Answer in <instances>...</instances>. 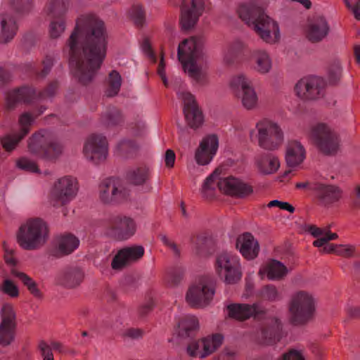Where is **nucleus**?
Returning <instances> with one entry per match:
<instances>
[{"mask_svg": "<svg viewBox=\"0 0 360 360\" xmlns=\"http://www.w3.org/2000/svg\"><path fill=\"white\" fill-rule=\"evenodd\" d=\"M231 86L246 110L257 108L259 98L249 77L243 74L234 76L231 80Z\"/></svg>", "mask_w": 360, "mask_h": 360, "instance_id": "6ab92c4d", "label": "nucleus"}, {"mask_svg": "<svg viewBox=\"0 0 360 360\" xmlns=\"http://www.w3.org/2000/svg\"><path fill=\"white\" fill-rule=\"evenodd\" d=\"M248 51V44L237 39L229 43L224 51L223 61L228 66H235L241 62Z\"/></svg>", "mask_w": 360, "mask_h": 360, "instance_id": "473e14b6", "label": "nucleus"}, {"mask_svg": "<svg viewBox=\"0 0 360 360\" xmlns=\"http://www.w3.org/2000/svg\"><path fill=\"white\" fill-rule=\"evenodd\" d=\"M103 226L108 236L118 240H128L136 231L135 220L125 215L111 216L104 221Z\"/></svg>", "mask_w": 360, "mask_h": 360, "instance_id": "dca6fc26", "label": "nucleus"}, {"mask_svg": "<svg viewBox=\"0 0 360 360\" xmlns=\"http://www.w3.org/2000/svg\"><path fill=\"white\" fill-rule=\"evenodd\" d=\"M226 311L229 318L244 321L252 316L259 317L262 311L257 304L231 303L226 305Z\"/></svg>", "mask_w": 360, "mask_h": 360, "instance_id": "7c9ffc66", "label": "nucleus"}, {"mask_svg": "<svg viewBox=\"0 0 360 360\" xmlns=\"http://www.w3.org/2000/svg\"><path fill=\"white\" fill-rule=\"evenodd\" d=\"M138 150L137 143L131 139H123L117 146L118 155L124 158H133Z\"/></svg>", "mask_w": 360, "mask_h": 360, "instance_id": "49530a36", "label": "nucleus"}, {"mask_svg": "<svg viewBox=\"0 0 360 360\" xmlns=\"http://www.w3.org/2000/svg\"><path fill=\"white\" fill-rule=\"evenodd\" d=\"M77 179L65 176L55 181L50 194V202L53 207H60L72 200L77 195Z\"/></svg>", "mask_w": 360, "mask_h": 360, "instance_id": "a211bd4d", "label": "nucleus"}, {"mask_svg": "<svg viewBox=\"0 0 360 360\" xmlns=\"http://www.w3.org/2000/svg\"><path fill=\"white\" fill-rule=\"evenodd\" d=\"M129 15L137 27H142L145 22V12L139 5H134L129 11Z\"/></svg>", "mask_w": 360, "mask_h": 360, "instance_id": "864d4df0", "label": "nucleus"}, {"mask_svg": "<svg viewBox=\"0 0 360 360\" xmlns=\"http://www.w3.org/2000/svg\"><path fill=\"white\" fill-rule=\"evenodd\" d=\"M54 59L53 56L47 55L41 62V68L39 69L37 64L34 62H30L25 65L26 71L34 75L38 78L45 77L51 71L53 65Z\"/></svg>", "mask_w": 360, "mask_h": 360, "instance_id": "37998d69", "label": "nucleus"}, {"mask_svg": "<svg viewBox=\"0 0 360 360\" xmlns=\"http://www.w3.org/2000/svg\"><path fill=\"white\" fill-rule=\"evenodd\" d=\"M328 79L330 83L335 84L341 76V67L338 62L333 63L328 68Z\"/></svg>", "mask_w": 360, "mask_h": 360, "instance_id": "6e6d98bb", "label": "nucleus"}, {"mask_svg": "<svg viewBox=\"0 0 360 360\" xmlns=\"http://www.w3.org/2000/svg\"><path fill=\"white\" fill-rule=\"evenodd\" d=\"M100 122L105 127H112L121 124L123 117L119 109L115 106H109L102 112Z\"/></svg>", "mask_w": 360, "mask_h": 360, "instance_id": "79ce46f5", "label": "nucleus"}, {"mask_svg": "<svg viewBox=\"0 0 360 360\" xmlns=\"http://www.w3.org/2000/svg\"><path fill=\"white\" fill-rule=\"evenodd\" d=\"M203 45V37L196 36L183 40L177 49L178 59L184 71L200 84L206 82V75L202 70Z\"/></svg>", "mask_w": 360, "mask_h": 360, "instance_id": "f03ea898", "label": "nucleus"}, {"mask_svg": "<svg viewBox=\"0 0 360 360\" xmlns=\"http://www.w3.org/2000/svg\"><path fill=\"white\" fill-rule=\"evenodd\" d=\"M177 94L184 102V113L188 125L194 129L199 127L202 124L203 117L193 96L184 90H179Z\"/></svg>", "mask_w": 360, "mask_h": 360, "instance_id": "a878e982", "label": "nucleus"}, {"mask_svg": "<svg viewBox=\"0 0 360 360\" xmlns=\"http://www.w3.org/2000/svg\"><path fill=\"white\" fill-rule=\"evenodd\" d=\"M122 84V78L119 72L112 70L108 76L105 94L108 97L116 96L120 91Z\"/></svg>", "mask_w": 360, "mask_h": 360, "instance_id": "a18cd8bd", "label": "nucleus"}, {"mask_svg": "<svg viewBox=\"0 0 360 360\" xmlns=\"http://www.w3.org/2000/svg\"><path fill=\"white\" fill-rule=\"evenodd\" d=\"M305 158V150L301 143L297 141L288 143L285 160L288 167H294L301 164Z\"/></svg>", "mask_w": 360, "mask_h": 360, "instance_id": "ea45409f", "label": "nucleus"}, {"mask_svg": "<svg viewBox=\"0 0 360 360\" xmlns=\"http://www.w3.org/2000/svg\"><path fill=\"white\" fill-rule=\"evenodd\" d=\"M278 360H306L301 351L290 349L284 352Z\"/></svg>", "mask_w": 360, "mask_h": 360, "instance_id": "13d9d810", "label": "nucleus"}, {"mask_svg": "<svg viewBox=\"0 0 360 360\" xmlns=\"http://www.w3.org/2000/svg\"><path fill=\"white\" fill-rule=\"evenodd\" d=\"M205 8V0H184L181 8L180 22L184 30L195 26Z\"/></svg>", "mask_w": 360, "mask_h": 360, "instance_id": "393cba45", "label": "nucleus"}, {"mask_svg": "<svg viewBox=\"0 0 360 360\" xmlns=\"http://www.w3.org/2000/svg\"><path fill=\"white\" fill-rule=\"evenodd\" d=\"M257 137L260 148L274 150L279 147L283 141V134L280 126L273 120L262 118L255 125Z\"/></svg>", "mask_w": 360, "mask_h": 360, "instance_id": "f8f14e48", "label": "nucleus"}, {"mask_svg": "<svg viewBox=\"0 0 360 360\" xmlns=\"http://www.w3.org/2000/svg\"><path fill=\"white\" fill-rule=\"evenodd\" d=\"M184 269L181 266L172 267L167 272V281L170 285H178L183 278Z\"/></svg>", "mask_w": 360, "mask_h": 360, "instance_id": "3c124183", "label": "nucleus"}, {"mask_svg": "<svg viewBox=\"0 0 360 360\" xmlns=\"http://www.w3.org/2000/svg\"><path fill=\"white\" fill-rule=\"evenodd\" d=\"M282 326L281 321L275 317L265 320L261 326L260 338L264 344L273 345L281 338Z\"/></svg>", "mask_w": 360, "mask_h": 360, "instance_id": "2f4dec72", "label": "nucleus"}, {"mask_svg": "<svg viewBox=\"0 0 360 360\" xmlns=\"http://www.w3.org/2000/svg\"><path fill=\"white\" fill-rule=\"evenodd\" d=\"M16 315L12 305L5 304L0 313V345H9L15 338Z\"/></svg>", "mask_w": 360, "mask_h": 360, "instance_id": "4be33fe9", "label": "nucleus"}, {"mask_svg": "<svg viewBox=\"0 0 360 360\" xmlns=\"http://www.w3.org/2000/svg\"><path fill=\"white\" fill-rule=\"evenodd\" d=\"M39 349L43 360H54L51 347L46 342L41 341L39 344Z\"/></svg>", "mask_w": 360, "mask_h": 360, "instance_id": "052dcab7", "label": "nucleus"}, {"mask_svg": "<svg viewBox=\"0 0 360 360\" xmlns=\"http://www.w3.org/2000/svg\"><path fill=\"white\" fill-rule=\"evenodd\" d=\"M311 190L314 191L318 204L325 207L335 205L342 195V191L339 187L331 184L316 183Z\"/></svg>", "mask_w": 360, "mask_h": 360, "instance_id": "b1692460", "label": "nucleus"}, {"mask_svg": "<svg viewBox=\"0 0 360 360\" xmlns=\"http://www.w3.org/2000/svg\"><path fill=\"white\" fill-rule=\"evenodd\" d=\"M18 26L13 16L0 15V43L10 42L17 34Z\"/></svg>", "mask_w": 360, "mask_h": 360, "instance_id": "4c0bfd02", "label": "nucleus"}, {"mask_svg": "<svg viewBox=\"0 0 360 360\" xmlns=\"http://www.w3.org/2000/svg\"><path fill=\"white\" fill-rule=\"evenodd\" d=\"M83 154L85 158L95 165L104 162L108 155V143L105 136L100 134L89 136L84 142Z\"/></svg>", "mask_w": 360, "mask_h": 360, "instance_id": "aec40b11", "label": "nucleus"}, {"mask_svg": "<svg viewBox=\"0 0 360 360\" xmlns=\"http://www.w3.org/2000/svg\"><path fill=\"white\" fill-rule=\"evenodd\" d=\"M143 331L139 328H129L124 330L122 336L132 340L139 339L143 336Z\"/></svg>", "mask_w": 360, "mask_h": 360, "instance_id": "680f3d73", "label": "nucleus"}, {"mask_svg": "<svg viewBox=\"0 0 360 360\" xmlns=\"http://www.w3.org/2000/svg\"><path fill=\"white\" fill-rule=\"evenodd\" d=\"M255 164L258 170L264 174L276 172L280 167L277 157L271 153H262L255 157Z\"/></svg>", "mask_w": 360, "mask_h": 360, "instance_id": "58836bf2", "label": "nucleus"}, {"mask_svg": "<svg viewBox=\"0 0 360 360\" xmlns=\"http://www.w3.org/2000/svg\"><path fill=\"white\" fill-rule=\"evenodd\" d=\"M236 247L241 255L248 259L255 258L259 252L258 242L250 233H245L238 237Z\"/></svg>", "mask_w": 360, "mask_h": 360, "instance_id": "c9c22d12", "label": "nucleus"}, {"mask_svg": "<svg viewBox=\"0 0 360 360\" xmlns=\"http://www.w3.org/2000/svg\"><path fill=\"white\" fill-rule=\"evenodd\" d=\"M79 245V240L72 233L58 236L54 242L53 255L61 257L73 252Z\"/></svg>", "mask_w": 360, "mask_h": 360, "instance_id": "72a5a7b5", "label": "nucleus"}, {"mask_svg": "<svg viewBox=\"0 0 360 360\" xmlns=\"http://www.w3.org/2000/svg\"><path fill=\"white\" fill-rule=\"evenodd\" d=\"M215 268L219 276L224 278L226 283L233 284L241 279L240 258L236 255L228 252H221L217 257Z\"/></svg>", "mask_w": 360, "mask_h": 360, "instance_id": "f3484780", "label": "nucleus"}, {"mask_svg": "<svg viewBox=\"0 0 360 360\" xmlns=\"http://www.w3.org/2000/svg\"><path fill=\"white\" fill-rule=\"evenodd\" d=\"M141 48L143 52L148 56V58L153 62L155 63L157 60L156 56L152 49L149 39L144 37L141 42Z\"/></svg>", "mask_w": 360, "mask_h": 360, "instance_id": "bf43d9fd", "label": "nucleus"}, {"mask_svg": "<svg viewBox=\"0 0 360 360\" xmlns=\"http://www.w3.org/2000/svg\"><path fill=\"white\" fill-rule=\"evenodd\" d=\"M330 25L325 17L318 15L309 18L304 27V34L308 41L316 44L323 41L329 34Z\"/></svg>", "mask_w": 360, "mask_h": 360, "instance_id": "bb28decb", "label": "nucleus"}, {"mask_svg": "<svg viewBox=\"0 0 360 360\" xmlns=\"http://www.w3.org/2000/svg\"><path fill=\"white\" fill-rule=\"evenodd\" d=\"M144 255V248L141 245L125 247L120 250L112 261V267L119 269L125 265L136 262Z\"/></svg>", "mask_w": 360, "mask_h": 360, "instance_id": "c85d7f7f", "label": "nucleus"}, {"mask_svg": "<svg viewBox=\"0 0 360 360\" xmlns=\"http://www.w3.org/2000/svg\"><path fill=\"white\" fill-rule=\"evenodd\" d=\"M307 231L314 237L317 238L313 244L315 247H323V252L334 253L344 257L354 256L360 259V252H358L353 245L328 243L330 240L338 238L337 233H330L327 229H321L314 225L308 226Z\"/></svg>", "mask_w": 360, "mask_h": 360, "instance_id": "0eeeda50", "label": "nucleus"}, {"mask_svg": "<svg viewBox=\"0 0 360 360\" xmlns=\"http://www.w3.org/2000/svg\"><path fill=\"white\" fill-rule=\"evenodd\" d=\"M0 290L5 294L16 297L19 295V290L16 285L10 279H5L0 285Z\"/></svg>", "mask_w": 360, "mask_h": 360, "instance_id": "5fc2aeb1", "label": "nucleus"}, {"mask_svg": "<svg viewBox=\"0 0 360 360\" xmlns=\"http://www.w3.org/2000/svg\"><path fill=\"white\" fill-rule=\"evenodd\" d=\"M58 83L57 81L50 82L41 91L29 86H22L20 89L8 92L6 97V105L8 110H11L15 105L20 101L30 103L34 100H47L53 97L57 91Z\"/></svg>", "mask_w": 360, "mask_h": 360, "instance_id": "6e6552de", "label": "nucleus"}, {"mask_svg": "<svg viewBox=\"0 0 360 360\" xmlns=\"http://www.w3.org/2000/svg\"><path fill=\"white\" fill-rule=\"evenodd\" d=\"M311 139L323 154L333 155L340 149V140L337 133L328 125L319 123L313 126L310 132Z\"/></svg>", "mask_w": 360, "mask_h": 360, "instance_id": "ddd939ff", "label": "nucleus"}, {"mask_svg": "<svg viewBox=\"0 0 360 360\" xmlns=\"http://www.w3.org/2000/svg\"><path fill=\"white\" fill-rule=\"evenodd\" d=\"M70 72L82 84L93 81L105 57L107 32L104 22L94 15L79 17L66 42Z\"/></svg>", "mask_w": 360, "mask_h": 360, "instance_id": "f257e3e1", "label": "nucleus"}, {"mask_svg": "<svg viewBox=\"0 0 360 360\" xmlns=\"http://www.w3.org/2000/svg\"><path fill=\"white\" fill-rule=\"evenodd\" d=\"M288 274L287 267L281 262L271 259L259 269V274L262 278L266 276L269 280H281Z\"/></svg>", "mask_w": 360, "mask_h": 360, "instance_id": "e433bc0d", "label": "nucleus"}, {"mask_svg": "<svg viewBox=\"0 0 360 360\" xmlns=\"http://www.w3.org/2000/svg\"><path fill=\"white\" fill-rule=\"evenodd\" d=\"M13 274L27 287L34 297L37 299L42 298V292L38 288L37 283L32 278L22 272L13 271Z\"/></svg>", "mask_w": 360, "mask_h": 360, "instance_id": "de8ad7c7", "label": "nucleus"}, {"mask_svg": "<svg viewBox=\"0 0 360 360\" xmlns=\"http://www.w3.org/2000/svg\"><path fill=\"white\" fill-rule=\"evenodd\" d=\"M3 248L4 250V259L6 262L11 266L15 265V261L13 257V250L8 248L6 242L3 243Z\"/></svg>", "mask_w": 360, "mask_h": 360, "instance_id": "774afa93", "label": "nucleus"}, {"mask_svg": "<svg viewBox=\"0 0 360 360\" xmlns=\"http://www.w3.org/2000/svg\"><path fill=\"white\" fill-rule=\"evenodd\" d=\"M49 229L46 223L40 218H32L20 226L18 242L21 248L32 250L41 247L47 240Z\"/></svg>", "mask_w": 360, "mask_h": 360, "instance_id": "423d86ee", "label": "nucleus"}, {"mask_svg": "<svg viewBox=\"0 0 360 360\" xmlns=\"http://www.w3.org/2000/svg\"><path fill=\"white\" fill-rule=\"evenodd\" d=\"M69 0H51L46 13L49 19V34L51 39L60 37L66 29L65 14L68 10Z\"/></svg>", "mask_w": 360, "mask_h": 360, "instance_id": "2eb2a0df", "label": "nucleus"}, {"mask_svg": "<svg viewBox=\"0 0 360 360\" xmlns=\"http://www.w3.org/2000/svg\"><path fill=\"white\" fill-rule=\"evenodd\" d=\"M218 146L219 141L216 135L210 134L205 136L195 153L197 162L202 165L210 163L216 154Z\"/></svg>", "mask_w": 360, "mask_h": 360, "instance_id": "c756f323", "label": "nucleus"}, {"mask_svg": "<svg viewBox=\"0 0 360 360\" xmlns=\"http://www.w3.org/2000/svg\"><path fill=\"white\" fill-rule=\"evenodd\" d=\"M196 254L204 255L207 252V249L210 243L209 238L205 235H199L192 240Z\"/></svg>", "mask_w": 360, "mask_h": 360, "instance_id": "603ef678", "label": "nucleus"}, {"mask_svg": "<svg viewBox=\"0 0 360 360\" xmlns=\"http://www.w3.org/2000/svg\"><path fill=\"white\" fill-rule=\"evenodd\" d=\"M259 296L262 299L269 302H277L282 299L281 293L272 284L263 286L259 291Z\"/></svg>", "mask_w": 360, "mask_h": 360, "instance_id": "09e8293b", "label": "nucleus"}, {"mask_svg": "<svg viewBox=\"0 0 360 360\" xmlns=\"http://www.w3.org/2000/svg\"><path fill=\"white\" fill-rule=\"evenodd\" d=\"M161 242L167 246L175 257L180 255L181 251L178 245L165 235H160Z\"/></svg>", "mask_w": 360, "mask_h": 360, "instance_id": "4d7b16f0", "label": "nucleus"}, {"mask_svg": "<svg viewBox=\"0 0 360 360\" xmlns=\"http://www.w3.org/2000/svg\"><path fill=\"white\" fill-rule=\"evenodd\" d=\"M252 68L259 75H265L273 69V58L269 51L263 49H257L251 53Z\"/></svg>", "mask_w": 360, "mask_h": 360, "instance_id": "f704fd0d", "label": "nucleus"}, {"mask_svg": "<svg viewBox=\"0 0 360 360\" xmlns=\"http://www.w3.org/2000/svg\"><path fill=\"white\" fill-rule=\"evenodd\" d=\"M292 322L296 325L304 324L312 319L315 311L314 300L306 291H298L292 295L289 304Z\"/></svg>", "mask_w": 360, "mask_h": 360, "instance_id": "9d476101", "label": "nucleus"}, {"mask_svg": "<svg viewBox=\"0 0 360 360\" xmlns=\"http://www.w3.org/2000/svg\"><path fill=\"white\" fill-rule=\"evenodd\" d=\"M27 148L31 154L51 162H55L63 153L62 145L46 129L34 133L27 140Z\"/></svg>", "mask_w": 360, "mask_h": 360, "instance_id": "20e7f679", "label": "nucleus"}, {"mask_svg": "<svg viewBox=\"0 0 360 360\" xmlns=\"http://www.w3.org/2000/svg\"><path fill=\"white\" fill-rule=\"evenodd\" d=\"M126 177L132 184L142 185L148 180L150 171L149 169L144 165L131 167L128 169Z\"/></svg>", "mask_w": 360, "mask_h": 360, "instance_id": "c03bdc74", "label": "nucleus"}, {"mask_svg": "<svg viewBox=\"0 0 360 360\" xmlns=\"http://www.w3.org/2000/svg\"><path fill=\"white\" fill-rule=\"evenodd\" d=\"M238 12L241 20L252 27L264 41L274 44L279 40L278 23L266 15L262 8L243 4L240 6Z\"/></svg>", "mask_w": 360, "mask_h": 360, "instance_id": "7ed1b4c3", "label": "nucleus"}, {"mask_svg": "<svg viewBox=\"0 0 360 360\" xmlns=\"http://www.w3.org/2000/svg\"><path fill=\"white\" fill-rule=\"evenodd\" d=\"M154 306V301L152 298H149L139 308V313L141 316H146Z\"/></svg>", "mask_w": 360, "mask_h": 360, "instance_id": "69168bd1", "label": "nucleus"}, {"mask_svg": "<svg viewBox=\"0 0 360 360\" xmlns=\"http://www.w3.org/2000/svg\"><path fill=\"white\" fill-rule=\"evenodd\" d=\"M198 328V321L196 317L186 315L179 322L177 333L179 336L183 338H192Z\"/></svg>", "mask_w": 360, "mask_h": 360, "instance_id": "a19ab883", "label": "nucleus"}, {"mask_svg": "<svg viewBox=\"0 0 360 360\" xmlns=\"http://www.w3.org/2000/svg\"><path fill=\"white\" fill-rule=\"evenodd\" d=\"M214 281L212 276H203L198 278L189 287L186 300L193 307H203L212 300L215 290Z\"/></svg>", "mask_w": 360, "mask_h": 360, "instance_id": "1a4fd4ad", "label": "nucleus"}, {"mask_svg": "<svg viewBox=\"0 0 360 360\" xmlns=\"http://www.w3.org/2000/svg\"><path fill=\"white\" fill-rule=\"evenodd\" d=\"M84 278V273L81 268L68 266L56 275L55 283L67 289H75L80 285Z\"/></svg>", "mask_w": 360, "mask_h": 360, "instance_id": "cd10ccee", "label": "nucleus"}, {"mask_svg": "<svg viewBox=\"0 0 360 360\" xmlns=\"http://www.w3.org/2000/svg\"><path fill=\"white\" fill-rule=\"evenodd\" d=\"M45 106H40L32 112H24L18 118L19 129L6 135L1 139V143L5 150H13L22 139L30 132L35 119L46 110Z\"/></svg>", "mask_w": 360, "mask_h": 360, "instance_id": "9b49d317", "label": "nucleus"}, {"mask_svg": "<svg viewBox=\"0 0 360 360\" xmlns=\"http://www.w3.org/2000/svg\"><path fill=\"white\" fill-rule=\"evenodd\" d=\"M346 7L350 10L357 20H360V0H356L353 4L351 0H344Z\"/></svg>", "mask_w": 360, "mask_h": 360, "instance_id": "e2e57ef3", "label": "nucleus"}, {"mask_svg": "<svg viewBox=\"0 0 360 360\" xmlns=\"http://www.w3.org/2000/svg\"><path fill=\"white\" fill-rule=\"evenodd\" d=\"M236 352L229 348L224 349L214 360H235Z\"/></svg>", "mask_w": 360, "mask_h": 360, "instance_id": "338daca9", "label": "nucleus"}, {"mask_svg": "<svg viewBox=\"0 0 360 360\" xmlns=\"http://www.w3.org/2000/svg\"><path fill=\"white\" fill-rule=\"evenodd\" d=\"M131 191L129 186L120 179L110 177L104 179L99 186V197L105 204H116L127 201Z\"/></svg>", "mask_w": 360, "mask_h": 360, "instance_id": "4468645a", "label": "nucleus"}, {"mask_svg": "<svg viewBox=\"0 0 360 360\" xmlns=\"http://www.w3.org/2000/svg\"><path fill=\"white\" fill-rule=\"evenodd\" d=\"M16 167L27 172L41 174L37 163L27 157H21L18 159L16 160Z\"/></svg>", "mask_w": 360, "mask_h": 360, "instance_id": "8fccbe9b", "label": "nucleus"}, {"mask_svg": "<svg viewBox=\"0 0 360 360\" xmlns=\"http://www.w3.org/2000/svg\"><path fill=\"white\" fill-rule=\"evenodd\" d=\"M223 340L222 335L215 333L201 340L191 341L186 347V352L191 357L205 358L219 348Z\"/></svg>", "mask_w": 360, "mask_h": 360, "instance_id": "412c9836", "label": "nucleus"}, {"mask_svg": "<svg viewBox=\"0 0 360 360\" xmlns=\"http://www.w3.org/2000/svg\"><path fill=\"white\" fill-rule=\"evenodd\" d=\"M217 186L224 193L238 198H245L253 192L250 185L238 178L230 176L217 181L215 174H212L203 183L202 188L203 196L207 199L212 198Z\"/></svg>", "mask_w": 360, "mask_h": 360, "instance_id": "39448f33", "label": "nucleus"}, {"mask_svg": "<svg viewBox=\"0 0 360 360\" xmlns=\"http://www.w3.org/2000/svg\"><path fill=\"white\" fill-rule=\"evenodd\" d=\"M325 85V81L321 77H306L297 82L295 86V92L302 99L314 100L323 95Z\"/></svg>", "mask_w": 360, "mask_h": 360, "instance_id": "5701e85b", "label": "nucleus"}, {"mask_svg": "<svg viewBox=\"0 0 360 360\" xmlns=\"http://www.w3.org/2000/svg\"><path fill=\"white\" fill-rule=\"evenodd\" d=\"M268 207H278L281 210H287L290 213H293L295 212V207L291 205L290 203L286 202L279 201L278 200H274L269 202L268 204Z\"/></svg>", "mask_w": 360, "mask_h": 360, "instance_id": "0e129e2a", "label": "nucleus"}]
</instances>
